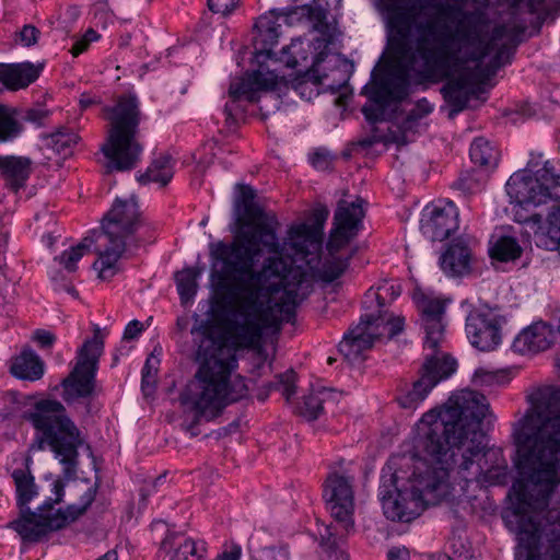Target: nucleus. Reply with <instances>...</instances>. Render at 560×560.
I'll use <instances>...</instances> for the list:
<instances>
[{
	"mask_svg": "<svg viewBox=\"0 0 560 560\" xmlns=\"http://www.w3.org/2000/svg\"><path fill=\"white\" fill-rule=\"evenodd\" d=\"M289 240V252L282 257L266 258L260 269L255 268L260 249L253 233L240 235L232 247L219 245L223 253L230 254L229 264L233 270L249 275V281L240 288L236 312L221 318L225 334L238 347L252 348L259 343L266 329L291 322L316 281L330 283L349 266V258L332 257L320 261L318 231L308 224L292 226Z\"/></svg>",
	"mask_w": 560,
	"mask_h": 560,
	"instance_id": "1",
	"label": "nucleus"
},
{
	"mask_svg": "<svg viewBox=\"0 0 560 560\" xmlns=\"http://www.w3.org/2000/svg\"><path fill=\"white\" fill-rule=\"evenodd\" d=\"M454 418L446 412L444 422H440L432 415L422 416L415 442L421 458L415 460L410 476H400L390 463L382 469L378 498L387 520L409 523L448 494L447 464L452 455L442 451L441 443L443 432H454Z\"/></svg>",
	"mask_w": 560,
	"mask_h": 560,
	"instance_id": "2",
	"label": "nucleus"
},
{
	"mask_svg": "<svg viewBox=\"0 0 560 560\" xmlns=\"http://www.w3.org/2000/svg\"><path fill=\"white\" fill-rule=\"evenodd\" d=\"M555 398L552 395L546 404L537 405L513 429L517 468L526 481L518 499L537 512H545L560 485V407L552 402ZM547 535L551 545L542 560H560V523Z\"/></svg>",
	"mask_w": 560,
	"mask_h": 560,
	"instance_id": "3",
	"label": "nucleus"
},
{
	"mask_svg": "<svg viewBox=\"0 0 560 560\" xmlns=\"http://www.w3.org/2000/svg\"><path fill=\"white\" fill-rule=\"evenodd\" d=\"M190 334L197 346L196 360L200 366L180 393L179 401L185 412L194 415L188 430L191 435H197L194 428L200 420L217 418L225 406L246 395L247 386L240 376L231 378L237 366L235 348L210 319H200L196 315Z\"/></svg>",
	"mask_w": 560,
	"mask_h": 560,
	"instance_id": "4",
	"label": "nucleus"
},
{
	"mask_svg": "<svg viewBox=\"0 0 560 560\" xmlns=\"http://www.w3.org/2000/svg\"><path fill=\"white\" fill-rule=\"evenodd\" d=\"M451 412L454 418V432H443L441 443L443 452L452 455L447 464V478L451 470L466 483L476 481L490 486L505 485L509 479L506 466H497L483 471L480 459L483 457L485 433L481 429L483 419H492L490 406L485 395L470 389L454 393L441 409H431L424 415H432L435 421L444 422V415Z\"/></svg>",
	"mask_w": 560,
	"mask_h": 560,
	"instance_id": "5",
	"label": "nucleus"
},
{
	"mask_svg": "<svg viewBox=\"0 0 560 560\" xmlns=\"http://www.w3.org/2000/svg\"><path fill=\"white\" fill-rule=\"evenodd\" d=\"M12 478L16 488V504L20 509L19 518L9 523L8 527L15 530L24 541L37 542L50 532L63 528L70 522L81 516L93 503L97 487L91 486L81 495L78 504H71L66 510H55L63 497V485L54 482L55 498L47 499L36 511L28 506L30 502L38 494L37 486L30 470L15 469Z\"/></svg>",
	"mask_w": 560,
	"mask_h": 560,
	"instance_id": "6",
	"label": "nucleus"
},
{
	"mask_svg": "<svg viewBox=\"0 0 560 560\" xmlns=\"http://www.w3.org/2000/svg\"><path fill=\"white\" fill-rule=\"evenodd\" d=\"M529 161L526 168L512 174L506 182V194L525 209L553 200L546 218V232L537 236V245L560 254V164L546 161L540 168Z\"/></svg>",
	"mask_w": 560,
	"mask_h": 560,
	"instance_id": "7",
	"label": "nucleus"
},
{
	"mask_svg": "<svg viewBox=\"0 0 560 560\" xmlns=\"http://www.w3.org/2000/svg\"><path fill=\"white\" fill-rule=\"evenodd\" d=\"M415 302L425 334L424 349L430 352L425 354L420 377L413 383L411 390L397 398L399 406L405 409H416L431 389L441 381L448 378L457 368L452 357L438 351L445 329L444 302L423 293L415 295Z\"/></svg>",
	"mask_w": 560,
	"mask_h": 560,
	"instance_id": "8",
	"label": "nucleus"
},
{
	"mask_svg": "<svg viewBox=\"0 0 560 560\" xmlns=\"http://www.w3.org/2000/svg\"><path fill=\"white\" fill-rule=\"evenodd\" d=\"M24 418L40 433L30 446L36 452L48 445L63 467L67 477L75 475L79 464V447L83 444L81 432L58 400L42 399Z\"/></svg>",
	"mask_w": 560,
	"mask_h": 560,
	"instance_id": "9",
	"label": "nucleus"
},
{
	"mask_svg": "<svg viewBox=\"0 0 560 560\" xmlns=\"http://www.w3.org/2000/svg\"><path fill=\"white\" fill-rule=\"evenodd\" d=\"M104 114L109 122L107 139L101 147L107 160L106 172L135 168L143 150L137 140L142 119L139 98L133 93L121 94L114 105L104 107Z\"/></svg>",
	"mask_w": 560,
	"mask_h": 560,
	"instance_id": "10",
	"label": "nucleus"
},
{
	"mask_svg": "<svg viewBox=\"0 0 560 560\" xmlns=\"http://www.w3.org/2000/svg\"><path fill=\"white\" fill-rule=\"evenodd\" d=\"M244 215L246 217V221L243 218H238L237 221L243 226H248L252 224H255V228L253 230H240L233 241L228 244L225 242L219 241L217 243H211L210 248V256L212 260L220 261L223 265V269L221 271L220 278L222 280L226 279L228 277H232L234 279V283L229 289V298L230 300L225 302L223 306L222 314L220 316V319L225 314H234L238 307L240 303V295H241V285L242 283H245L249 281V275L243 273L233 270V268L230 266V254L223 253L224 250L219 248L220 244L225 245L226 247H232L237 242L240 235L243 233L249 232L253 233L254 240L256 244H258V248L260 249V255L262 254L261 246L269 253L273 254L272 257H282L284 254L289 252L290 247V240L289 236L280 243L277 233L275 229L268 224L267 222H264V212L254 202L249 205L242 206Z\"/></svg>",
	"mask_w": 560,
	"mask_h": 560,
	"instance_id": "11",
	"label": "nucleus"
},
{
	"mask_svg": "<svg viewBox=\"0 0 560 560\" xmlns=\"http://www.w3.org/2000/svg\"><path fill=\"white\" fill-rule=\"evenodd\" d=\"M142 219L135 200L116 199L110 210L102 220V232L107 238L103 250H97L98 259L93 268L98 270V278L108 280L117 272V262L126 250L133 234L142 226Z\"/></svg>",
	"mask_w": 560,
	"mask_h": 560,
	"instance_id": "12",
	"label": "nucleus"
},
{
	"mask_svg": "<svg viewBox=\"0 0 560 560\" xmlns=\"http://www.w3.org/2000/svg\"><path fill=\"white\" fill-rule=\"evenodd\" d=\"M295 13H300V19L305 18L312 23V28L316 31L319 36L312 42H306L302 38L292 39L289 46L281 50L279 60L288 68H296L298 66H306L308 60V51L312 55V70L317 71L315 68L323 61L326 49L332 44L336 36V27L327 22V10L320 7H312L308 4L295 8Z\"/></svg>",
	"mask_w": 560,
	"mask_h": 560,
	"instance_id": "13",
	"label": "nucleus"
},
{
	"mask_svg": "<svg viewBox=\"0 0 560 560\" xmlns=\"http://www.w3.org/2000/svg\"><path fill=\"white\" fill-rule=\"evenodd\" d=\"M104 350V340L98 326L94 328V336L84 341L78 351V360L70 374L62 380V399L72 404L93 395L95 374L98 359Z\"/></svg>",
	"mask_w": 560,
	"mask_h": 560,
	"instance_id": "14",
	"label": "nucleus"
},
{
	"mask_svg": "<svg viewBox=\"0 0 560 560\" xmlns=\"http://www.w3.org/2000/svg\"><path fill=\"white\" fill-rule=\"evenodd\" d=\"M405 318L388 314H372L361 317V322L350 329L339 342V351L349 361L357 360L383 337L392 339L404 330Z\"/></svg>",
	"mask_w": 560,
	"mask_h": 560,
	"instance_id": "15",
	"label": "nucleus"
},
{
	"mask_svg": "<svg viewBox=\"0 0 560 560\" xmlns=\"http://www.w3.org/2000/svg\"><path fill=\"white\" fill-rule=\"evenodd\" d=\"M278 79L279 75L276 73V69L268 71L257 69L232 81L229 88L230 102L224 106L226 124L229 126L234 125L237 116L245 110L242 105L243 101L248 103L259 102V92L273 90Z\"/></svg>",
	"mask_w": 560,
	"mask_h": 560,
	"instance_id": "16",
	"label": "nucleus"
},
{
	"mask_svg": "<svg viewBox=\"0 0 560 560\" xmlns=\"http://www.w3.org/2000/svg\"><path fill=\"white\" fill-rule=\"evenodd\" d=\"M501 317L488 306L475 307L466 316L467 338L481 351H492L501 343Z\"/></svg>",
	"mask_w": 560,
	"mask_h": 560,
	"instance_id": "17",
	"label": "nucleus"
},
{
	"mask_svg": "<svg viewBox=\"0 0 560 560\" xmlns=\"http://www.w3.org/2000/svg\"><path fill=\"white\" fill-rule=\"evenodd\" d=\"M364 200L358 197L354 201L339 200L334 214V228L327 247L330 253H337L346 246L362 228L364 218Z\"/></svg>",
	"mask_w": 560,
	"mask_h": 560,
	"instance_id": "18",
	"label": "nucleus"
},
{
	"mask_svg": "<svg viewBox=\"0 0 560 560\" xmlns=\"http://www.w3.org/2000/svg\"><path fill=\"white\" fill-rule=\"evenodd\" d=\"M352 483L353 478L334 472L328 476L324 488V498L331 516L345 530H349L354 525Z\"/></svg>",
	"mask_w": 560,
	"mask_h": 560,
	"instance_id": "19",
	"label": "nucleus"
},
{
	"mask_svg": "<svg viewBox=\"0 0 560 560\" xmlns=\"http://www.w3.org/2000/svg\"><path fill=\"white\" fill-rule=\"evenodd\" d=\"M280 16H287L293 19L296 16L300 19V13H295V9L290 10L289 12H284L279 9H271L267 13L260 15L255 23L256 34L253 39L254 44V58L255 61L259 65V69L264 71H268L269 69H265L262 62L266 59L272 60L276 57V54L272 51V47L278 44V38L280 36V24L278 23V19Z\"/></svg>",
	"mask_w": 560,
	"mask_h": 560,
	"instance_id": "20",
	"label": "nucleus"
},
{
	"mask_svg": "<svg viewBox=\"0 0 560 560\" xmlns=\"http://www.w3.org/2000/svg\"><path fill=\"white\" fill-rule=\"evenodd\" d=\"M420 230L432 242H442L458 230V210L453 201L439 202L424 208Z\"/></svg>",
	"mask_w": 560,
	"mask_h": 560,
	"instance_id": "21",
	"label": "nucleus"
},
{
	"mask_svg": "<svg viewBox=\"0 0 560 560\" xmlns=\"http://www.w3.org/2000/svg\"><path fill=\"white\" fill-rule=\"evenodd\" d=\"M552 331L542 322L524 328L513 340L511 349L517 354H534L547 350L551 343Z\"/></svg>",
	"mask_w": 560,
	"mask_h": 560,
	"instance_id": "22",
	"label": "nucleus"
},
{
	"mask_svg": "<svg viewBox=\"0 0 560 560\" xmlns=\"http://www.w3.org/2000/svg\"><path fill=\"white\" fill-rule=\"evenodd\" d=\"M32 160L25 156H2L0 172L5 187L18 192L26 185L32 173Z\"/></svg>",
	"mask_w": 560,
	"mask_h": 560,
	"instance_id": "23",
	"label": "nucleus"
},
{
	"mask_svg": "<svg viewBox=\"0 0 560 560\" xmlns=\"http://www.w3.org/2000/svg\"><path fill=\"white\" fill-rule=\"evenodd\" d=\"M40 70L32 62L0 63V82L11 90L24 89L39 77Z\"/></svg>",
	"mask_w": 560,
	"mask_h": 560,
	"instance_id": "24",
	"label": "nucleus"
},
{
	"mask_svg": "<svg viewBox=\"0 0 560 560\" xmlns=\"http://www.w3.org/2000/svg\"><path fill=\"white\" fill-rule=\"evenodd\" d=\"M470 258V248L464 241L459 240L452 243L441 256L440 265L447 276L460 277L469 272Z\"/></svg>",
	"mask_w": 560,
	"mask_h": 560,
	"instance_id": "25",
	"label": "nucleus"
},
{
	"mask_svg": "<svg viewBox=\"0 0 560 560\" xmlns=\"http://www.w3.org/2000/svg\"><path fill=\"white\" fill-rule=\"evenodd\" d=\"M44 361L33 350H24L15 358L11 372L21 380L37 381L44 375Z\"/></svg>",
	"mask_w": 560,
	"mask_h": 560,
	"instance_id": "26",
	"label": "nucleus"
},
{
	"mask_svg": "<svg viewBox=\"0 0 560 560\" xmlns=\"http://www.w3.org/2000/svg\"><path fill=\"white\" fill-rule=\"evenodd\" d=\"M100 237L97 231H93L90 235L85 236L79 244L62 252L59 256L55 257L57 261L67 272H74L78 269L80 259L90 253L91 246Z\"/></svg>",
	"mask_w": 560,
	"mask_h": 560,
	"instance_id": "27",
	"label": "nucleus"
},
{
	"mask_svg": "<svg viewBox=\"0 0 560 560\" xmlns=\"http://www.w3.org/2000/svg\"><path fill=\"white\" fill-rule=\"evenodd\" d=\"M164 549L175 547L173 559L178 560H199L202 558L203 548H198L194 539L182 537L175 534L167 535L162 541Z\"/></svg>",
	"mask_w": 560,
	"mask_h": 560,
	"instance_id": "28",
	"label": "nucleus"
},
{
	"mask_svg": "<svg viewBox=\"0 0 560 560\" xmlns=\"http://www.w3.org/2000/svg\"><path fill=\"white\" fill-rule=\"evenodd\" d=\"M523 249L517 240L513 236L501 235L492 237L489 246V254L492 259L508 262L521 257Z\"/></svg>",
	"mask_w": 560,
	"mask_h": 560,
	"instance_id": "29",
	"label": "nucleus"
},
{
	"mask_svg": "<svg viewBox=\"0 0 560 560\" xmlns=\"http://www.w3.org/2000/svg\"><path fill=\"white\" fill-rule=\"evenodd\" d=\"M173 177V165L170 155L154 159L147 172L138 177L140 184L156 183L166 186Z\"/></svg>",
	"mask_w": 560,
	"mask_h": 560,
	"instance_id": "30",
	"label": "nucleus"
},
{
	"mask_svg": "<svg viewBox=\"0 0 560 560\" xmlns=\"http://www.w3.org/2000/svg\"><path fill=\"white\" fill-rule=\"evenodd\" d=\"M470 160L485 170L494 168L499 162V151L490 141L480 137L474 140L469 149Z\"/></svg>",
	"mask_w": 560,
	"mask_h": 560,
	"instance_id": "31",
	"label": "nucleus"
},
{
	"mask_svg": "<svg viewBox=\"0 0 560 560\" xmlns=\"http://www.w3.org/2000/svg\"><path fill=\"white\" fill-rule=\"evenodd\" d=\"M331 398L332 392L327 388L311 393L303 398L299 413L310 421L316 420L324 411V404L329 402Z\"/></svg>",
	"mask_w": 560,
	"mask_h": 560,
	"instance_id": "32",
	"label": "nucleus"
},
{
	"mask_svg": "<svg viewBox=\"0 0 560 560\" xmlns=\"http://www.w3.org/2000/svg\"><path fill=\"white\" fill-rule=\"evenodd\" d=\"M22 130L23 126L15 118V110L0 104V142L15 139Z\"/></svg>",
	"mask_w": 560,
	"mask_h": 560,
	"instance_id": "33",
	"label": "nucleus"
},
{
	"mask_svg": "<svg viewBox=\"0 0 560 560\" xmlns=\"http://www.w3.org/2000/svg\"><path fill=\"white\" fill-rule=\"evenodd\" d=\"M78 133L70 129H60L49 136L48 145L59 155L69 156L72 148L79 142Z\"/></svg>",
	"mask_w": 560,
	"mask_h": 560,
	"instance_id": "34",
	"label": "nucleus"
},
{
	"mask_svg": "<svg viewBox=\"0 0 560 560\" xmlns=\"http://www.w3.org/2000/svg\"><path fill=\"white\" fill-rule=\"evenodd\" d=\"M199 271L194 268H186L175 275L177 291L182 302L191 300L197 292V278Z\"/></svg>",
	"mask_w": 560,
	"mask_h": 560,
	"instance_id": "35",
	"label": "nucleus"
},
{
	"mask_svg": "<svg viewBox=\"0 0 560 560\" xmlns=\"http://www.w3.org/2000/svg\"><path fill=\"white\" fill-rule=\"evenodd\" d=\"M160 363V358L154 352L145 360L141 378V389L144 396H151L155 392Z\"/></svg>",
	"mask_w": 560,
	"mask_h": 560,
	"instance_id": "36",
	"label": "nucleus"
},
{
	"mask_svg": "<svg viewBox=\"0 0 560 560\" xmlns=\"http://www.w3.org/2000/svg\"><path fill=\"white\" fill-rule=\"evenodd\" d=\"M486 174L479 171L467 172L454 182L453 187L463 194H475L480 191L486 183Z\"/></svg>",
	"mask_w": 560,
	"mask_h": 560,
	"instance_id": "37",
	"label": "nucleus"
},
{
	"mask_svg": "<svg viewBox=\"0 0 560 560\" xmlns=\"http://www.w3.org/2000/svg\"><path fill=\"white\" fill-rule=\"evenodd\" d=\"M432 110L433 105L427 98L423 97L419 100L416 103L415 107L408 113L404 121V127L411 128L419 120L431 114Z\"/></svg>",
	"mask_w": 560,
	"mask_h": 560,
	"instance_id": "38",
	"label": "nucleus"
},
{
	"mask_svg": "<svg viewBox=\"0 0 560 560\" xmlns=\"http://www.w3.org/2000/svg\"><path fill=\"white\" fill-rule=\"evenodd\" d=\"M295 374L293 371L285 372L279 376V382L271 385L276 389L282 388V395L289 401L296 393Z\"/></svg>",
	"mask_w": 560,
	"mask_h": 560,
	"instance_id": "39",
	"label": "nucleus"
},
{
	"mask_svg": "<svg viewBox=\"0 0 560 560\" xmlns=\"http://www.w3.org/2000/svg\"><path fill=\"white\" fill-rule=\"evenodd\" d=\"M49 116V110L43 106L28 107L21 110V119L37 127L43 126L44 120Z\"/></svg>",
	"mask_w": 560,
	"mask_h": 560,
	"instance_id": "40",
	"label": "nucleus"
},
{
	"mask_svg": "<svg viewBox=\"0 0 560 560\" xmlns=\"http://www.w3.org/2000/svg\"><path fill=\"white\" fill-rule=\"evenodd\" d=\"M289 553L285 548H262L257 550L253 556L252 560H288Z\"/></svg>",
	"mask_w": 560,
	"mask_h": 560,
	"instance_id": "41",
	"label": "nucleus"
},
{
	"mask_svg": "<svg viewBox=\"0 0 560 560\" xmlns=\"http://www.w3.org/2000/svg\"><path fill=\"white\" fill-rule=\"evenodd\" d=\"M384 293H389L390 296H392V300L396 299L397 296H399L400 294V287L397 285H383V287H380L378 288V291L377 292H372L370 291L366 295V300L370 299V298H374L377 302V306L380 308H382L383 306H385V296H384Z\"/></svg>",
	"mask_w": 560,
	"mask_h": 560,
	"instance_id": "42",
	"label": "nucleus"
},
{
	"mask_svg": "<svg viewBox=\"0 0 560 560\" xmlns=\"http://www.w3.org/2000/svg\"><path fill=\"white\" fill-rule=\"evenodd\" d=\"M207 2L209 10L213 13L228 15L236 8L240 0H207Z\"/></svg>",
	"mask_w": 560,
	"mask_h": 560,
	"instance_id": "43",
	"label": "nucleus"
},
{
	"mask_svg": "<svg viewBox=\"0 0 560 560\" xmlns=\"http://www.w3.org/2000/svg\"><path fill=\"white\" fill-rule=\"evenodd\" d=\"M236 188L238 189V197L235 200V207L240 209L242 206L254 203V199L256 197L255 189L249 185L237 184Z\"/></svg>",
	"mask_w": 560,
	"mask_h": 560,
	"instance_id": "44",
	"label": "nucleus"
},
{
	"mask_svg": "<svg viewBox=\"0 0 560 560\" xmlns=\"http://www.w3.org/2000/svg\"><path fill=\"white\" fill-rule=\"evenodd\" d=\"M526 7L528 12L532 14H537L538 19L545 20L550 13L551 9L548 7L545 0H526Z\"/></svg>",
	"mask_w": 560,
	"mask_h": 560,
	"instance_id": "45",
	"label": "nucleus"
},
{
	"mask_svg": "<svg viewBox=\"0 0 560 560\" xmlns=\"http://www.w3.org/2000/svg\"><path fill=\"white\" fill-rule=\"evenodd\" d=\"M38 35L39 30L31 24L24 25L21 32L19 33L21 42L27 47L35 45L37 43Z\"/></svg>",
	"mask_w": 560,
	"mask_h": 560,
	"instance_id": "46",
	"label": "nucleus"
},
{
	"mask_svg": "<svg viewBox=\"0 0 560 560\" xmlns=\"http://www.w3.org/2000/svg\"><path fill=\"white\" fill-rule=\"evenodd\" d=\"M33 339L39 345V347L50 348L56 341V336L51 331L37 329L34 331Z\"/></svg>",
	"mask_w": 560,
	"mask_h": 560,
	"instance_id": "47",
	"label": "nucleus"
},
{
	"mask_svg": "<svg viewBox=\"0 0 560 560\" xmlns=\"http://www.w3.org/2000/svg\"><path fill=\"white\" fill-rule=\"evenodd\" d=\"M295 92H298L302 98L312 100L313 96H317L319 94L318 90L308 84L307 81H301L294 86Z\"/></svg>",
	"mask_w": 560,
	"mask_h": 560,
	"instance_id": "48",
	"label": "nucleus"
},
{
	"mask_svg": "<svg viewBox=\"0 0 560 560\" xmlns=\"http://www.w3.org/2000/svg\"><path fill=\"white\" fill-rule=\"evenodd\" d=\"M141 331H142V324L139 320L133 319L126 326L125 331H124V339L125 340L135 339L140 335Z\"/></svg>",
	"mask_w": 560,
	"mask_h": 560,
	"instance_id": "49",
	"label": "nucleus"
},
{
	"mask_svg": "<svg viewBox=\"0 0 560 560\" xmlns=\"http://www.w3.org/2000/svg\"><path fill=\"white\" fill-rule=\"evenodd\" d=\"M328 214H329V212H328V210L326 208L317 209L315 211V213H314L315 221H316L317 224L316 225H310L311 228L317 229L318 235H319V240L322 238L323 224L326 221Z\"/></svg>",
	"mask_w": 560,
	"mask_h": 560,
	"instance_id": "50",
	"label": "nucleus"
},
{
	"mask_svg": "<svg viewBox=\"0 0 560 560\" xmlns=\"http://www.w3.org/2000/svg\"><path fill=\"white\" fill-rule=\"evenodd\" d=\"M387 557L388 560H409V551L405 547H393Z\"/></svg>",
	"mask_w": 560,
	"mask_h": 560,
	"instance_id": "51",
	"label": "nucleus"
},
{
	"mask_svg": "<svg viewBox=\"0 0 560 560\" xmlns=\"http://www.w3.org/2000/svg\"><path fill=\"white\" fill-rule=\"evenodd\" d=\"M311 161L316 168L320 170H325L329 165L328 154L324 152H315Z\"/></svg>",
	"mask_w": 560,
	"mask_h": 560,
	"instance_id": "52",
	"label": "nucleus"
},
{
	"mask_svg": "<svg viewBox=\"0 0 560 560\" xmlns=\"http://www.w3.org/2000/svg\"><path fill=\"white\" fill-rule=\"evenodd\" d=\"M242 549L240 546H233L230 550L223 551L215 560H240Z\"/></svg>",
	"mask_w": 560,
	"mask_h": 560,
	"instance_id": "53",
	"label": "nucleus"
},
{
	"mask_svg": "<svg viewBox=\"0 0 560 560\" xmlns=\"http://www.w3.org/2000/svg\"><path fill=\"white\" fill-rule=\"evenodd\" d=\"M322 560H349L347 553L337 548H330L326 551Z\"/></svg>",
	"mask_w": 560,
	"mask_h": 560,
	"instance_id": "54",
	"label": "nucleus"
},
{
	"mask_svg": "<svg viewBox=\"0 0 560 560\" xmlns=\"http://www.w3.org/2000/svg\"><path fill=\"white\" fill-rule=\"evenodd\" d=\"M89 43L86 39H84L83 37L82 38H79L74 42L72 48L70 49V52L77 57L79 56L80 54L84 52L88 47H89Z\"/></svg>",
	"mask_w": 560,
	"mask_h": 560,
	"instance_id": "55",
	"label": "nucleus"
},
{
	"mask_svg": "<svg viewBox=\"0 0 560 560\" xmlns=\"http://www.w3.org/2000/svg\"><path fill=\"white\" fill-rule=\"evenodd\" d=\"M362 113L364 114L365 118L371 122H375V121L380 120V118H381L380 110H377L373 107L364 106L362 108Z\"/></svg>",
	"mask_w": 560,
	"mask_h": 560,
	"instance_id": "56",
	"label": "nucleus"
},
{
	"mask_svg": "<svg viewBox=\"0 0 560 560\" xmlns=\"http://www.w3.org/2000/svg\"><path fill=\"white\" fill-rule=\"evenodd\" d=\"M336 72L339 73L340 78L336 81L335 85L331 84V85H329V88L332 91L338 92L346 84L347 77H346L345 72L339 67L336 68Z\"/></svg>",
	"mask_w": 560,
	"mask_h": 560,
	"instance_id": "57",
	"label": "nucleus"
},
{
	"mask_svg": "<svg viewBox=\"0 0 560 560\" xmlns=\"http://www.w3.org/2000/svg\"><path fill=\"white\" fill-rule=\"evenodd\" d=\"M10 234L7 230L0 228V253H4L9 243Z\"/></svg>",
	"mask_w": 560,
	"mask_h": 560,
	"instance_id": "58",
	"label": "nucleus"
},
{
	"mask_svg": "<svg viewBox=\"0 0 560 560\" xmlns=\"http://www.w3.org/2000/svg\"><path fill=\"white\" fill-rule=\"evenodd\" d=\"M83 38L86 39L88 43L90 44L91 42H94L98 38V34L93 28H89L85 32Z\"/></svg>",
	"mask_w": 560,
	"mask_h": 560,
	"instance_id": "59",
	"label": "nucleus"
},
{
	"mask_svg": "<svg viewBox=\"0 0 560 560\" xmlns=\"http://www.w3.org/2000/svg\"><path fill=\"white\" fill-rule=\"evenodd\" d=\"M66 14L69 16L70 20L74 21L80 15V10L77 7H70L67 9Z\"/></svg>",
	"mask_w": 560,
	"mask_h": 560,
	"instance_id": "60",
	"label": "nucleus"
},
{
	"mask_svg": "<svg viewBox=\"0 0 560 560\" xmlns=\"http://www.w3.org/2000/svg\"><path fill=\"white\" fill-rule=\"evenodd\" d=\"M96 560H118L117 552L115 550H109Z\"/></svg>",
	"mask_w": 560,
	"mask_h": 560,
	"instance_id": "61",
	"label": "nucleus"
},
{
	"mask_svg": "<svg viewBox=\"0 0 560 560\" xmlns=\"http://www.w3.org/2000/svg\"><path fill=\"white\" fill-rule=\"evenodd\" d=\"M512 9V12L515 13L516 9L524 2V0H506Z\"/></svg>",
	"mask_w": 560,
	"mask_h": 560,
	"instance_id": "62",
	"label": "nucleus"
},
{
	"mask_svg": "<svg viewBox=\"0 0 560 560\" xmlns=\"http://www.w3.org/2000/svg\"><path fill=\"white\" fill-rule=\"evenodd\" d=\"M63 289L69 293L71 294L72 296L77 298L78 296V291L74 289V287L70 285V284H65L62 285Z\"/></svg>",
	"mask_w": 560,
	"mask_h": 560,
	"instance_id": "63",
	"label": "nucleus"
},
{
	"mask_svg": "<svg viewBox=\"0 0 560 560\" xmlns=\"http://www.w3.org/2000/svg\"><path fill=\"white\" fill-rule=\"evenodd\" d=\"M80 104H81L82 108H86L92 104V100L91 98H81Z\"/></svg>",
	"mask_w": 560,
	"mask_h": 560,
	"instance_id": "64",
	"label": "nucleus"
}]
</instances>
